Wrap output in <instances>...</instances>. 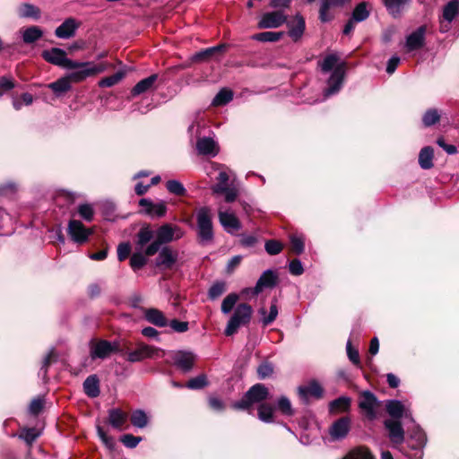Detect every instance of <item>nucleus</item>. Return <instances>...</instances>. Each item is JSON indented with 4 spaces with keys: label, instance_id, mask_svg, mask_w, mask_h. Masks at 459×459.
<instances>
[{
    "label": "nucleus",
    "instance_id": "16",
    "mask_svg": "<svg viewBox=\"0 0 459 459\" xmlns=\"http://www.w3.org/2000/svg\"><path fill=\"white\" fill-rule=\"evenodd\" d=\"M174 364L183 371H189L195 360V355L190 351H178L170 352Z\"/></svg>",
    "mask_w": 459,
    "mask_h": 459
},
{
    "label": "nucleus",
    "instance_id": "48",
    "mask_svg": "<svg viewBox=\"0 0 459 459\" xmlns=\"http://www.w3.org/2000/svg\"><path fill=\"white\" fill-rule=\"evenodd\" d=\"M369 15V12L367 8V4L362 2L359 4L352 12L351 19L356 22L365 21Z\"/></svg>",
    "mask_w": 459,
    "mask_h": 459
},
{
    "label": "nucleus",
    "instance_id": "5",
    "mask_svg": "<svg viewBox=\"0 0 459 459\" xmlns=\"http://www.w3.org/2000/svg\"><path fill=\"white\" fill-rule=\"evenodd\" d=\"M253 313L252 307L247 303L238 304L228 321L224 333L227 336L235 334L238 330L250 322Z\"/></svg>",
    "mask_w": 459,
    "mask_h": 459
},
{
    "label": "nucleus",
    "instance_id": "52",
    "mask_svg": "<svg viewBox=\"0 0 459 459\" xmlns=\"http://www.w3.org/2000/svg\"><path fill=\"white\" fill-rule=\"evenodd\" d=\"M259 313L264 316L262 319L263 324L264 325H270L276 319V317L278 316V307H277L276 303L275 302L272 303V305L270 307V312L267 316H265L266 311L264 308H261L259 310Z\"/></svg>",
    "mask_w": 459,
    "mask_h": 459
},
{
    "label": "nucleus",
    "instance_id": "61",
    "mask_svg": "<svg viewBox=\"0 0 459 459\" xmlns=\"http://www.w3.org/2000/svg\"><path fill=\"white\" fill-rule=\"evenodd\" d=\"M273 373V367L271 363L264 362L257 368V374L260 379L269 377Z\"/></svg>",
    "mask_w": 459,
    "mask_h": 459
},
{
    "label": "nucleus",
    "instance_id": "4",
    "mask_svg": "<svg viewBox=\"0 0 459 459\" xmlns=\"http://www.w3.org/2000/svg\"><path fill=\"white\" fill-rule=\"evenodd\" d=\"M108 68L105 64H95L93 62L72 61L67 69L73 70L67 75L72 82H81L89 77L103 73Z\"/></svg>",
    "mask_w": 459,
    "mask_h": 459
},
{
    "label": "nucleus",
    "instance_id": "58",
    "mask_svg": "<svg viewBox=\"0 0 459 459\" xmlns=\"http://www.w3.org/2000/svg\"><path fill=\"white\" fill-rule=\"evenodd\" d=\"M342 459H374L368 449H356L350 452Z\"/></svg>",
    "mask_w": 459,
    "mask_h": 459
},
{
    "label": "nucleus",
    "instance_id": "24",
    "mask_svg": "<svg viewBox=\"0 0 459 459\" xmlns=\"http://www.w3.org/2000/svg\"><path fill=\"white\" fill-rule=\"evenodd\" d=\"M16 13L19 18L39 20L41 16L40 9L30 3H22L16 8Z\"/></svg>",
    "mask_w": 459,
    "mask_h": 459
},
{
    "label": "nucleus",
    "instance_id": "35",
    "mask_svg": "<svg viewBox=\"0 0 459 459\" xmlns=\"http://www.w3.org/2000/svg\"><path fill=\"white\" fill-rule=\"evenodd\" d=\"M351 398L348 396H341L329 404V410L332 413H340L348 411L351 407Z\"/></svg>",
    "mask_w": 459,
    "mask_h": 459
},
{
    "label": "nucleus",
    "instance_id": "34",
    "mask_svg": "<svg viewBox=\"0 0 459 459\" xmlns=\"http://www.w3.org/2000/svg\"><path fill=\"white\" fill-rule=\"evenodd\" d=\"M71 82H72L70 81L68 75H65L56 80V82L49 83L48 88L51 89L56 95L59 96L71 90Z\"/></svg>",
    "mask_w": 459,
    "mask_h": 459
},
{
    "label": "nucleus",
    "instance_id": "19",
    "mask_svg": "<svg viewBox=\"0 0 459 459\" xmlns=\"http://www.w3.org/2000/svg\"><path fill=\"white\" fill-rule=\"evenodd\" d=\"M351 429V420L348 417H342L334 421L330 429L329 434L333 440H340L344 438Z\"/></svg>",
    "mask_w": 459,
    "mask_h": 459
},
{
    "label": "nucleus",
    "instance_id": "27",
    "mask_svg": "<svg viewBox=\"0 0 459 459\" xmlns=\"http://www.w3.org/2000/svg\"><path fill=\"white\" fill-rule=\"evenodd\" d=\"M144 316L149 323L159 327H164L169 324L164 314L157 308L145 309Z\"/></svg>",
    "mask_w": 459,
    "mask_h": 459
},
{
    "label": "nucleus",
    "instance_id": "2",
    "mask_svg": "<svg viewBox=\"0 0 459 459\" xmlns=\"http://www.w3.org/2000/svg\"><path fill=\"white\" fill-rule=\"evenodd\" d=\"M207 175L211 176L212 171H219L217 183L212 186L214 195H224L227 203L234 202L238 195V190L232 184L228 185L230 177L225 169V166L221 163L211 161L206 169Z\"/></svg>",
    "mask_w": 459,
    "mask_h": 459
},
{
    "label": "nucleus",
    "instance_id": "3",
    "mask_svg": "<svg viewBox=\"0 0 459 459\" xmlns=\"http://www.w3.org/2000/svg\"><path fill=\"white\" fill-rule=\"evenodd\" d=\"M183 230L176 225L169 223L161 225L156 231V239L145 248L147 255H155L162 244L169 243L174 239H179L183 237Z\"/></svg>",
    "mask_w": 459,
    "mask_h": 459
},
{
    "label": "nucleus",
    "instance_id": "33",
    "mask_svg": "<svg viewBox=\"0 0 459 459\" xmlns=\"http://www.w3.org/2000/svg\"><path fill=\"white\" fill-rule=\"evenodd\" d=\"M126 420L127 414L120 409H112L108 411V421L115 429H121Z\"/></svg>",
    "mask_w": 459,
    "mask_h": 459
},
{
    "label": "nucleus",
    "instance_id": "55",
    "mask_svg": "<svg viewBox=\"0 0 459 459\" xmlns=\"http://www.w3.org/2000/svg\"><path fill=\"white\" fill-rule=\"evenodd\" d=\"M39 432L36 429H24L19 435L28 445H31L39 436Z\"/></svg>",
    "mask_w": 459,
    "mask_h": 459
},
{
    "label": "nucleus",
    "instance_id": "44",
    "mask_svg": "<svg viewBox=\"0 0 459 459\" xmlns=\"http://www.w3.org/2000/svg\"><path fill=\"white\" fill-rule=\"evenodd\" d=\"M166 189L169 194L177 196H185L187 193L184 185L177 179L168 180L166 182Z\"/></svg>",
    "mask_w": 459,
    "mask_h": 459
},
{
    "label": "nucleus",
    "instance_id": "23",
    "mask_svg": "<svg viewBox=\"0 0 459 459\" xmlns=\"http://www.w3.org/2000/svg\"><path fill=\"white\" fill-rule=\"evenodd\" d=\"M287 25L289 28V36L294 41H298L302 37L306 28L304 18L300 14H297Z\"/></svg>",
    "mask_w": 459,
    "mask_h": 459
},
{
    "label": "nucleus",
    "instance_id": "41",
    "mask_svg": "<svg viewBox=\"0 0 459 459\" xmlns=\"http://www.w3.org/2000/svg\"><path fill=\"white\" fill-rule=\"evenodd\" d=\"M426 444V437L423 431L420 429V427H416L413 434L411 435V441L409 442V446L413 450H420Z\"/></svg>",
    "mask_w": 459,
    "mask_h": 459
},
{
    "label": "nucleus",
    "instance_id": "63",
    "mask_svg": "<svg viewBox=\"0 0 459 459\" xmlns=\"http://www.w3.org/2000/svg\"><path fill=\"white\" fill-rule=\"evenodd\" d=\"M97 432L99 437L101 439V441L104 443V445L108 449H113L115 446L114 439L111 437H108L106 432L103 430V429L100 426L97 427Z\"/></svg>",
    "mask_w": 459,
    "mask_h": 459
},
{
    "label": "nucleus",
    "instance_id": "62",
    "mask_svg": "<svg viewBox=\"0 0 459 459\" xmlns=\"http://www.w3.org/2000/svg\"><path fill=\"white\" fill-rule=\"evenodd\" d=\"M264 248L269 255H274L282 250V245L276 240H268L265 242Z\"/></svg>",
    "mask_w": 459,
    "mask_h": 459
},
{
    "label": "nucleus",
    "instance_id": "1",
    "mask_svg": "<svg viewBox=\"0 0 459 459\" xmlns=\"http://www.w3.org/2000/svg\"><path fill=\"white\" fill-rule=\"evenodd\" d=\"M321 70L324 73L333 71L330 78L327 81V88L325 90V97H329L336 94L342 88L345 67L344 64L339 63V58L336 55L331 54L325 56L321 63Z\"/></svg>",
    "mask_w": 459,
    "mask_h": 459
},
{
    "label": "nucleus",
    "instance_id": "56",
    "mask_svg": "<svg viewBox=\"0 0 459 459\" xmlns=\"http://www.w3.org/2000/svg\"><path fill=\"white\" fill-rule=\"evenodd\" d=\"M78 213L86 221H91L93 219L94 211L91 204H83L78 206Z\"/></svg>",
    "mask_w": 459,
    "mask_h": 459
},
{
    "label": "nucleus",
    "instance_id": "53",
    "mask_svg": "<svg viewBox=\"0 0 459 459\" xmlns=\"http://www.w3.org/2000/svg\"><path fill=\"white\" fill-rule=\"evenodd\" d=\"M226 291V283L224 281H217L212 285L209 290V298L212 300L218 299Z\"/></svg>",
    "mask_w": 459,
    "mask_h": 459
},
{
    "label": "nucleus",
    "instance_id": "59",
    "mask_svg": "<svg viewBox=\"0 0 459 459\" xmlns=\"http://www.w3.org/2000/svg\"><path fill=\"white\" fill-rule=\"evenodd\" d=\"M290 243L293 252H295L298 255L303 253L305 249V244L302 237L292 235L290 237Z\"/></svg>",
    "mask_w": 459,
    "mask_h": 459
},
{
    "label": "nucleus",
    "instance_id": "60",
    "mask_svg": "<svg viewBox=\"0 0 459 459\" xmlns=\"http://www.w3.org/2000/svg\"><path fill=\"white\" fill-rule=\"evenodd\" d=\"M120 441L124 444L125 446L128 448H134L142 441V437H134L131 434H126L121 437Z\"/></svg>",
    "mask_w": 459,
    "mask_h": 459
},
{
    "label": "nucleus",
    "instance_id": "37",
    "mask_svg": "<svg viewBox=\"0 0 459 459\" xmlns=\"http://www.w3.org/2000/svg\"><path fill=\"white\" fill-rule=\"evenodd\" d=\"M22 36L24 43L31 44L42 38L43 30L38 26H30L22 31Z\"/></svg>",
    "mask_w": 459,
    "mask_h": 459
},
{
    "label": "nucleus",
    "instance_id": "64",
    "mask_svg": "<svg viewBox=\"0 0 459 459\" xmlns=\"http://www.w3.org/2000/svg\"><path fill=\"white\" fill-rule=\"evenodd\" d=\"M131 252V247L129 243L124 242L117 247V258L119 261L126 259Z\"/></svg>",
    "mask_w": 459,
    "mask_h": 459
},
{
    "label": "nucleus",
    "instance_id": "31",
    "mask_svg": "<svg viewBox=\"0 0 459 459\" xmlns=\"http://www.w3.org/2000/svg\"><path fill=\"white\" fill-rule=\"evenodd\" d=\"M300 398L307 400L309 396L320 398L323 394V388L316 382H311L308 385L299 386L298 389Z\"/></svg>",
    "mask_w": 459,
    "mask_h": 459
},
{
    "label": "nucleus",
    "instance_id": "6",
    "mask_svg": "<svg viewBox=\"0 0 459 459\" xmlns=\"http://www.w3.org/2000/svg\"><path fill=\"white\" fill-rule=\"evenodd\" d=\"M197 235L203 244L209 243L213 238L212 212L209 207L204 206L196 212Z\"/></svg>",
    "mask_w": 459,
    "mask_h": 459
},
{
    "label": "nucleus",
    "instance_id": "49",
    "mask_svg": "<svg viewBox=\"0 0 459 459\" xmlns=\"http://www.w3.org/2000/svg\"><path fill=\"white\" fill-rule=\"evenodd\" d=\"M439 119L440 114L438 110L436 108H429L424 113L422 117V123L425 126H431L437 124Z\"/></svg>",
    "mask_w": 459,
    "mask_h": 459
},
{
    "label": "nucleus",
    "instance_id": "17",
    "mask_svg": "<svg viewBox=\"0 0 459 459\" xmlns=\"http://www.w3.org/2000/svg\"><path fill=\"white\" fill-rule=\"evenodd\" d=\"M385 408L392 418L391 420H399L401 418L404 417L413 420L410 410L398 400L387 401Z\"/></svg>",
    "mask_w": 459,
    "mask_h": 459
},
{
    "label": "nucleus",
    "instance_id": "45",
    "mask_svg": "<svg viewBox=\"0 0 459 459\" xmlns=\"http://www.w3.org/2000/svg\"><path fill=\"white\" fill-rule=\"evenodd\" d=\"M258 418L260 420L270 423L273 421V408L267 403H261L258 407Z\"/></svg>",
    "mask_w": 459,
    "mask_h": 459
},
{
    "label": "nucleus",
    "instance_id": "7",
    "mask_svg": "<svg viewBox=\"0 0 459 459\" xmlns=\"http://www.w3.org/2000/svg\"><path fill=\"white\" fill-rule=\"evenodd\" d=\"M164 354L165 351L160 348L139 342L135 350L127 353V360L132 363L140 362L145 359L162 358Z\"/></svg>",
    "mask_w": 459,
    "mask_h": 459
},
{
    "label": "nucleus",
    "instance_id": "40",
    "mask_svg": "<svg viewBox=\"0 0 459 459\" xmlns=\"http://www.w3.org/2000/svg\"><path fill=\"white\" fill-rule=\"evenodd\" d=\"M153 238V231L149 227H143L136 235V249L143 250L144 246Z\"/></svg>",
    "mask_w": 459,
    "mask_h": 459
},
{
    "label": "nucleus",
    "instance_id": "38",
    "mask_svg": "<svg viewBox=\"0 0 459 459\" xmlns=\"http://www.w3.org/2000/svg\"><path fill=\"white\" fill-rule=\"evenodd\" d=\"M226 46L224 44H221L215 47L208 48L200 52L195 53L192 60L195 62L205 61L213 56L216 53L224 50Z\"/></svg>",
    "mask_w": 459,
    "mask_h": 459
},
{
    "label": "nucleus",
    "instance_id": "18",
    "mask_svg": "<svg viewBox=\"0 0 459 459\" xmlns=\"http://www.w3.org/2000/svg\"><path fill=\"white\" fill-rule=\"evenodd\" d=\"M425 26L419 27L406 38L405 48L408 52L421 48L425 44Z\"/></svg>",
    "mask_w": 459,
    "mask_h": 459
},
{
    "label": "nucleus",
    "instance_id": "36",
    "mask_svg": "<svg viewBox=\"0 0 459 459\" xmlns=\"http://www.w3.org/2000/svg\"><path fill=\"white\" fill-rule=\"evenodd\" d=\"M434 151L430 146L421 149L419 154V164L423 169H429L433 167Z\"/></svg>",
    "mask_w": 459,
    "mask_h": 459
},
{
    "label": "nucleus",
    "instance_id": "22",
    "mask_svg": "<svg viewBox=\"0 0 459 459\" xmlns=\"http://www.w3.org/2000/svg\"><path fill=\"white\" fill-rule=\"evenodd\" d=\"M178 259V253L169 247H163L156 258V265L164 269H170Z\"/></svg>",
    "mask_w": 459,
    "mask_h": 459
},
{
    "label": "nucleus",
    "instance_id": "32",
    "mask_svg": "<svg viewBox=\"0 0 459 459\" xmlns=\"http://www.w3.org/2000/svg\"><path fill=\"white\" fill-rule=\"evenodd\" d=\"M83 389L85 394L91 398L99 396L100 391L98 377L96 375L89 376L83 382Z\"/></svg>",
    "mask_w": 459,
    "mask_h": 459
},
{
    "label": "nucleus",
    "instance_id": "57",
    "mask_svg": "<svg viewBox=\"0 0 459 459\" xmlns=\"http://www.w3.org/2000/svg\"><path fill=\"white\" fill-rule=\"evenodd\" d=\"M205 385H207L206 377L204 375H200L196 377L191 378L186 386L189 389L196 390L201 389Z\"/></svg>",
    "mask_w": 459,
    "mask_h": 459
},
{
    "label": "nucleus",
    "instance_id": "28",
    "mask_svg": "<svg viewBox=\"0 0 459 459\" xmlns=\"http://www.w3.org/2000/svg\"><path fill=\"white\" fill-rule=\"evenodd\" d=\"M157 78V74H152L138 82L131 90L132 97H136L152 89Z\"/></svg>",
    "mask_w": 459,
    "mask_h": 459
},
{
    "label": "nucleus",
    "instance_id": "21",
    "mask_svg": "<svg viewBox=\"0 0 459 459\" xmlns=\"http://www.w3.org/2000/svg\"><path fill=\"white\" fill-rule=\"evenodd\" d=\"M79 26L80 23L75 19L68 18L65 20V22L56 29L55 35L58 39H70L75 35V32Z\"/></svg>",
    "mask_w": 459,
    "mask_h": 459
},
{
    "label": "nucleus",
    "instance_id": "14",
    "mask_svg": "<svg viewBox=\"0 0 459 459\" xmlns=\"http://www.w3.org/2000/svg\"><path fill=\"white\" fill-rule=\"evenodd\" d=\"M42 56L47 62L65 69L72 65L73 61L66 56L65 50L58 48H53L50 50L43 51Z\"/></svg>",
    "mask_w": 459,
    "mask_h": 459
},
{
    "label": "nucleus",
    "instance_id": "12",
    "mask_svg": "<svg viewBox=\"0 0 459 459\" xmlns=\"http://www.w3.org/2000/svg\"><path fill=\"white\" fill-rule=\"evenodd\" d=\"M285 22H287V15L282 11L268 12L261 16L257 27L259 29H274Z\"/></svg>",
    "mask_w": 459,
    "mask_h": 459
},
{
    "label": "nucleus",
    "instance_id": "8",
    "mask_svg": "<svg viewBox=\"0 0 459 459\" xmlns=\"http://www.w3.org/2000/svg\"><path fill=\"white\" fill-rule=\"evenodd\" d=\"M118 351L117 342H110L105 340L92 341L90 344V355L92 359H107L113 352Z\"/></svg>",
    "mask_w": 459,
    "mask_h": 459
},
{
    "label": "nucleus",
    "instance_id": "9",
    "mask_svg": "<svg viewBox=\"0 0 459 459\" xmlns=\"http://www.w3.org/2000/svg\"><path fill=\"white\" fill-rule=\"evenodd\" d=\"M139 205L142 207L141 212L151 218H162L167 212V204L163 200L154 203L150 198H142L139 200Z\"/></svg>",
    "mask_w": 459,
    "mask_h": 459
},
{
    "label": "nucleus",
    "instance_id": "25",
    "mask_svg": "<svg viewBox=\"0 0 459 459\" xmlns=\"http://www.w3.org/2000/svg\"><path fill=\"white\" fill-rule=\"evenodd\" d=\"M388 13L394 18L400 17L411 0H381Z\"/></svg>",
    "mask_w": 459,
    "mask_h": 459
},
{
    "label": "nucleus",
    "instance_id": "39",
    "mask_svg": "<svg viewBox=\"0 0 459 459\" xmlns=\"http://www.w3.org/2000/svg\"><path fill=\"white\" fill-rule=\"evenodd\" d=\"M459 14V0L449 1L443 8V18L450 23Z\"/></svg>",
    "mask_w": 459,
    "mask_h": 459
},
{
    "label": "nucleus",
    "instance_id": "47",
    "mask_svg": "<svg viewBox=\"0 0 459 459\" xmlns=\"http://www.w3.org/2000/svg\"><path fill=\"white\" fill-rule=\"evenodd\" d=\"M233 99V93L227 89L221 90L212 100L213 106H222L229 103Z\"/></svg>",
    "mask_w": 459,
    "mask_h": 459
},
{
    "label": "nucleus",
    "instance_id": "15",
    "mask_svg": "<svg viewBox=\"0 0 459 459\" xmlns=\"http://www.w3.org/2000/svg\"><path fill=\"white\" fill-rule=\"evenodd\" d=\"M385 427L388 431V437L393 443L394 446L396 447L402 445L404 441V430L400 420H385Z\"/></svg>",
    "mask_w": 459,
    "mask_h": 459
},
{
    "label": "nucleus",
    "instance_id": "50",
    "mask_svg": "<svg viewBox=\"0 0 459 459\" xmlns=\"http://www.w3.org/2000/svg\"><path fill=\"white\" fill-rule=\"evenodd\" d=\"M238 300V295L236 293H230L228 296H226L221 303V312L225 315L231 312V310L237 304Z\"/></svg>",
    "mask_w": 459,
    "mask_h": 459
},
{
    "label": "nucleus",
    "instance_id": "42",
    "mask_svg": "<svg viewBox=\"0 0 459 459\" xmlns=\"http://www.w3.org/2000/svg\"><path fill=\"white\" fill-rule=\"evenodd\" d=\"M146 256H148V255L145 254V249L144 250L136 249V251L132 255V256L130 258V265H131L132 269L134 271H136V270L143 268L147 263Z\"/></svg>",
    "mask_w": 459,
    "mask_h": 459
},
{
    "label": "nucleus",
    "instance_id": "46",
    "mask_svg": "<svg viewBox=\"0 0 459 459\" xmlns=\"http://www.w3.org/2000/svg\"><path fill=\"white\" fill-rule=\"evenodd\" d=\"M131 423L139 429H143L148 424V417L144 411L136 410L131 415Z\"/></svg>",
    "mask_w": 459,
    "mask_h": 459
},
{
    "label": "nucleus",
    "instance_id": "54",
    "mask_svg": "<svg viewBox=\"0 0 459 459\" xmlns=\"http://www.w3.org/2000/svg\"><path fill=\"white\" fill-rule=\"evenodd\" d=\"M125 74L123 72H117L114 74H112L111 76H108V77H105L103 79H101L100 82H99V86L100 87H111L115 84H117V82H119L122 78L124 77Z\"/></svg>",
    "mask_w": 459,
    "mask_h": 459
},
{
    "label": "nucleus",
    "instance_id": "26",
    "mask_svg": "<svg viewBox=\"0 0 459 459\" xmlns=\"http://www.w3.org/2000/svg\"><path fill=\"white\" fill-rule=\"evenodd\" d=\"M276 275L273 271L267 270L263 273L260 276L253 290L254 294L257 295L260 293L264 288H272L276 284Z\"/></svg>",
    "mask_w": 459,
    "mask_h": 459
},
{
    "label": "nucleus",
    "instance_id": "20",
    "mask_svg": "<svg viewBox=\"0 0 459 459\" xmlns=\"http://www.w3.org/2000/svg\"><path fill=\"white\" fill-rule=\"evenodd\" d=\"M218 217L220 223L228 233L233 234L234 232L240 230V221L234 213L228 212L220 209L218 212Z\"/></svg>",
    "mask_w": 459,
    "mask_h": 459
},
{
    "label": "nucleus",
    "instance_id": "30",
    "mask_svg": "<svg viewBox=\"0 0 459 459\" xmlns=\"http://www.w3.org/2000/svg\"><path fill=\"white\" fill-rule=\"evenodd\" d=\"M348 0H321V6L319 10V19L323 22H326L332 19L328 11L331 8L342 6Z\"/></svg>",
    "mask_w": 459,
    "mask_h": 459
},
{
    "label": "nucleus",
    "instance_id": "13",
    "mask_svg": "<svg viewBox=\"0 0 459 459\" xmlns=\"http://www.w3.org/2000/svg\"><path fill=\"white\" fill-rule=\"evenodd\" d=\"M198 155L213 158L220 152L219 143L212 137H198L195 143Z\"/></svg>",
    "mask_w": 459,
    "mask_h": 459
},
{
    "label": "nucleus",
    "instance_id": "29",
    "mask_svg": "<svg viewBox=\"0 0 459 459\" xmlns=\"http://www.w3.org/2000/svg\"><path fill=\"white\" fill-rule=\"evenodd\" d=\"M248 399L252 403H260L265 400L269 394L268 388L262 385L256 384L253 385L247 393Z\"/></svg>",
    "mask_w": 459,
    "mask_h": 459
},
{
    "label": "nucleus",
    "instance_id": "10",
    "mask_svg": "<svg viewBox=\"0 0 459 459\" xmlns=\"http://www.w3.org/2000/svg\"><path fill=\"white\" fill-rule=\"evenodd\" d=\"M379 402L376 395L369 391H363L359 394V407L369 420L377 418V409Z\"/></svg>",
    "mask_w": 459,
    "mask_h": 459
},
{
    "label": "nucleus",
    "instance_id": "11",
    "mask_svg": "<svg viewBox=\"0 0 459 459\" xmlns=\"http://www.w3.org/2000/svg\"><path fill=\"white\" fill-rule=\"evenodd\" d=\"M67 233L74 242L82 245L87 242L92 234V230L86 228L80 221L71 220L68 223Z\"/></svg>",
    "mask_w": 459,
    "mask_h": 459
},
{
    "label": "nucleus",
    "instance_id": "51",
    "mask_svg": "<svg viewBox=\"0 0 459 459\" xmlns=\"http://www.w3.org/2000/svg\"><path fill=\"white\" fill-rule=\"evenodd\" d=\"M277 408L282 414L286 416H292L294 414V411L292 409L290 399L284 395L279 398L277 402Z\"/></svg>",
    "mask_w": 459,
    "mask_h": 459
},
{
    "label": "nucleus",
    "instance_id": "43",
    "mask_svg": "<svg viewBox=\"0 0 459 459\" xmlns=\"http://www.w3.org/2000/svg\"><path fill=\"white\" fill-rule=\"evenodd\" d=\"M283 32L264 31L254 34L251 39L260 42H276L281 39Z\"/></svg>",
    "mask_w": 459,
    "mask_h": 459
}]
</instances>
